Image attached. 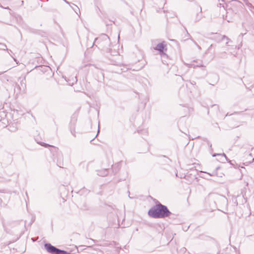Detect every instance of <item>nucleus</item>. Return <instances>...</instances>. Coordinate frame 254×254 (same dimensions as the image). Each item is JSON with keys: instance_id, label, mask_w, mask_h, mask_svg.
<instances>
[{"instance_id": "1", "label": "nucleus", "mask_w": 254, "mask_h": 254, "mask_svg": "<svg viewBox=\"0 0 254 254\" xmlns=\"http://www.w3.org/2000/svg\"><path fill=\"white\" fill-rule=\"evenodd\" d=\"M148 213L153 218H163L168 216L171 213L166 206L160 204L152 207Z\"/></svg>"}, {"instance_id": "2", "label": "nucleus", "mask_w": 254, "mask_h": 254, "mask_svg": "<svg viewBox=\"0 0 254 254\" xmlns=\"http://www.w3.org/2000/svg\"><path fill=\"white\" fill-rule=\"evenodd\" d=\"M45 247L48 252L52 253V254H65V253H66V252L65 251L58 249L50 244H45Z\"/></svg>"}, {"instance_id": "3", "label": "nucleus", "mask_w": 254, "mask_h": 254, "mask_svg": "<svg viewBox=\"0 0 254 254\" xmlns=\"http://www.w3.org/2000/svg\"><path fill=\"white\" fill-rule=\"evenodd\" d=\"M166 44H165L164 42H163L158 44L155 49L159 51L161 54H163L164 51H166Z\"/></svg>"}, {"instance_id": "4", "label": "nucleus", "mask_w": 254, "mask_h": 254, "mask_svg": "<svg viewBox=\"0 0 254 254\" xmlns=\"http://www.w3.org/2000/svg\"><path fill=\"white\" fill-rule=\"evenodd\" d=\"M213 157L216 156H219L221 157V158L220 159V161L224 162V161H227L229 163L231 162V161H230L227 157H226V155L224 153L222 154H214L212 155Z\"/></svg>"}, {"instance_id": "5", "label": "nucleus", "mask_w": 254, "mask_h": 254, "mask_svg": "<svg viewBox=\"0 0 254 254\" xmlns=\"http://www.w3.org/2000/svg\"><path fill=\"white\" fill-rule=\"evenodd\" d=\"M221 39H222V40H226V45H228V44L229 42L230 41V39H229L228 38L226 37L225 36H224V35H223V36H221Z\"/></svg>"}, {"instance_id": "6", "label": "nucleus", "mask_w": 254, "mask_h": 254, "mask_svg": "<svg viewBox=\"0 0 254 254\" xmlns=\"http://www.w3.org/2000/svg\"><path fill=\"white\" fill-rule=\"evenodd\" d=\"M0 50H7L6 46L5 44H0Z\"/></svg>"}, {"instance_id": "7", "label": "nucleus", "mask_w": 254, "mask_h": 254, "mask_svg": "<svg viewBox=\"0 0 254 254\" xmlns=\"http://www.w3.org/2000/svg\"><path fill=\"white\" fill-rule=\"evenodd\" d=\"M209 176H214L215 175H216V174L215 173H213L212 174H210V173H207Z\"/></svg>"}]
</instances>
